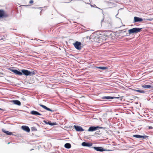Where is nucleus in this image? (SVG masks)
Returning <instances> with one entry per match:
<instances>
[{
  "label": "nucleus",
  "mask_w": 153,
  "mask_h": 153,
  "mask_svg": "<svg viewBox=\"0 0 153 153\" xmlns=\"http://www.w3.org/2000/svg\"><path fill=\"white\" fill-rule=\"evenodd\" d=\"M141 28H134L132 29H129L128 30V33L129 34H132L133 33H137L140 31Z\"/></svg>",
  "instance_id": "1"
},
{
  "label": "nucleus",
  "mask_w": 153,
  "mask_h": 153,
  "mask_svg": "<svg viewBox=\"0 0 153 153\" xmlns=\"http://www.w3.org/2000/svg\"><path fill=\"white\" fill-rule=\"evenodd\" d=\"M73 44L77 50H80L81 49V43L80 42L76 41Z\"/></svg>",
  "instance_id": "2"
},
{
  "label": "nucleus",
  "mask_w": 153,
  "mask_h": 153,
  "mask_svg": "<svg viewBox=\"0 0 153 153\" xmlns=\"http://www.w3.org/2000/svg\"><path fill=\"white\" fill-rule=\"evenodd\" d=\"M8 16V15L3 10H0V18L6 17Z\"/></svg>",
  "instance_id": "3"
},
{
  "label": "nucleus",
  "mask_w": 153,
  "mask_h": 153,
  "mask_svg": "<svg viewBox=\"0 0 153 153\" xmlns=\"http://www.w3.org/2000/svg\"><path fill=\"white\" fill-rule=\"evenodd\" d=\"M22 73L26 76L32 75V73L30 71L26 70L23 69L22 70Z\"/></svg>",
  "instance_id": "4"
},
{
  "label": "nucleus",
  "mask_w": 153,
  "mask_h": 153,
  "mask_svg": "<svg viewBox=\"0 0 153 153\" xmlns=\"http://www.w3.org/2000/svg\"><path fill=\"white\" fill-rule=\"evenodd\" d=\"M102 127L99 126H91L88 129V131H93L97 130L98 128H101Z\"/></svg>",
  "instance_id": "5"
},
{
  "label": "nucleus",
  "mask_w": 153,
  "mask_h": 153,
  "mask_svg": "<svg viewBox=\"0 0 153 153\" xmlns=\"http://www.w3.org/2000/svg\"><path fill=\"white\" fill-rule=\"evenodd\" d=\"M74 127L77 131H83L84 129L82 128L79 126H74Z\"/></svg>",
  "instance_id": "6"
},
{
  "label": "nucleus",
  "mask_w": 153,
  "mask_h": 153,
  "mask_svg": "<svg viewBox=\"0 0 153 153\" xmlns=\"http://www.w3.org/2000/svg\"><path fill=\"white\" fill-rule=\"evenodd\" d=\"M10 70L16 75H21L22 74V72L16 70H13L10 69Z\"/></svg>",
  "instance_id": "7"
},
{
  "label": "nucleus",
  "mask_w": 153,
  "mask_h": 153,
  "mask_svg": "<svg viewBox=\"0 0 153 153\" xmlns=\"http://www.w3.org/2000/svg\"><path fill=\"white\" fill-rule=\"evenodd\" d=\"M133 137H135L136 138H142L143 139H145L146 138L148 137H149L145 135V136H142L140 135H133Z\"/></svg>",
  "instance_id": "8"
},
{
  "label": "nucleus",
  "mask_w": 153,
  "mask_h": 153,
  "mask_svg": "<svg viewBox=\"0 0 153 153\" xmlns=\"http://www.w3.org/2000/svg\"><path fill=\"white\" fill-rule=\"evenodd\" d=\"M21 128L23 130L29 132L30 131V129L29 127L26 126H22Z\"/></svg>",
  "instance_id": "9"
},
{
  "label": "nucleus",
  "mask_w": 153,
  "mask_h": 153,
  "mask_svg": "<svg viewBox=\"0 0 153 153\" xmlns=\"http://www.w3.org/2000/svg\"><path fill=\"white\" fill-rule=\"evenodd\" d=\"M94 149L97 151L100 152H103L105 151V150L102 147H94Z\"/></svg>",
  "instance_id": "10"
},
{
  "label": "nucleus",
  "mask_w": 153,
  "mask_h": 153,
  "mask_svg": "<svg viewBox=\"0 0 153 153\" xmlns=\"http://www.w3.org/2000/svg\"><path fill=\"white\" fill-rule=\"evenodd\" d=\"M143 21V19L142 18L137 17H134V22H142Z\"/></svg>",
  "instance_id": "11"
},
{
  "label": "nucleus",
  "mask_w": 153,
  "mask_h": 153,
  "mask_svg": "<svg viewBox=\"0 0 153 153\" xmlns=\"http://www.w3.org/2000/svg\"><path fill=\"white\" fill-rule=\"evenodd\" d=\"M11 102L18 105H21V103L20 101L17 100H12Z\"/></svg>",
  "instance_id": "12"
},
{
  "label": "nucleus",
  "mask_w": 153,
  "mask_h": 153,
  "mask_svg": "<svg viewBox=\"0 0 153 153\" xmlns=\"http://www.w3.org/2000/svg\"><path fill=\"white\" fill-rule=\"evenodd\" d=\"M82 145L84 146L90 147L92 145V143H87L85 142H83L82 143Z\"/></svg>",
  "instance_id": "13"
},
{
  "label": "nucleus",
  "mask_w": 153,
  "mask_h": 153,
  "mask_svg": "<svg viewBox=\"0 0 153 153\" xmlns=\"http://www.w3.org/2000/svg\"><path fill=\"white\" fill-rule=\"evenodd\" d=\"M39 105L40 106L42 107L43 108H44V109H45V110H47V111H51V112H52V111H53L50 108L47 107L45 106V105H42V104H39Z\"/></svg>",
  "instance_id": "14"
},
{
  "label": "nucleus",
  "mask_w": 153,
  "mask_h": 153,
  "mask_svg": "<svg viewBox=\"0 0 153 153\" xmlns=\"http://www.w3.org/2000/svg\"><path fill=\"white\" fill-rule=\"evenodd\" d=\"M31 114L33 115H41L42 114L39 113V112L35 111H32L31 112Z\"/></svg>",
  "instance_id": "15"
},
{
  "label": "nucleus",
  "mask_w": 153,
  "mask_h": 153,
  "mask_svg": "<svg viewBox=\"0 0 153 153\" xmlns=\"http://www.w3.org/2000/svg\"><path fill=\"white\" fill-rule=\"evenodd\" d=\"M115 97L110 96H105L103 97L102 98V99L103 100H110L113 99Z\"/></svg>",
  "instance_id": "16"
},
{
  "label": "nucleus",
  "mask_w": 153,
  "mask_h": 153,
  "mask_svg": "<svg viewBox=\"0 0 153 153\" xmlns=\"http://www.w3.org/2000/svg\"><path fill=\"white\" fill-rule=\"evenodd\" d=\"M2 131L4 133H5L7 135H12V133L11 132H9L8 131H6L5 130H4V129H3L2 130Z\"/></svg>",
  "instance_id": "17"
},
{
  "label": "nucleus",
  "mask_w": 153,
  "mask_h": 153,
  "mask_svg": "<svg viewBox=\"0 0 153 153\" xmlns=\"http://www.w3.org/2000/svg\"><path fill=\"white\" fill-rule=\"evenodd\" d=\"M96 68L103 70H106L108 68L107 67H96Z\"/></svg>",
  "instance_id": "18"
},
{
  "label": "nucleus",
  "mask_w": 153,
  "mask_h": 153,
  "mask_svg": "<svg viewBox=\"0 0 153 153\" xmlns=\"http://www.w3.org/2000/svg\"><path fill=\"white\" fill-rule=\"evenodd\" d=\"M65 147L67 149H69L71 148V145L70 143H66L65 145Z\"/></svg>",
  "instance_id": "19"
},
{
  "label": "nucleus",
  "mask_w": 153,
  "mask_h": 153,
  "mask_svg": "<svg viewBox=\"0 0 153 153\" xmlns=\"http://www.w3.org/2000/svg\"><path fill=\"white\" fill-rule=\"evenodd\" d=\"M142 87L145 88H151V86L150 85H143L142 86Z\"/></svg>",
  "instance_id": "20"
},
{
  "label": "nucleus",
  "mask_w": 153,
  "mask_h": 153,
  "mask_svg": "<svg viewBox=\"0 0 153 153\" xmlns=\"http://www.w3.org/2000/svg\"><path fill=\"white\" fill-rule=\"evenodd\" d=\"M135 91L140 93H144L145 91L143 90H134Z\"/></svg>",
  "instance_id": "21"
},
{
  "label": "nucleus",
  "mask_w": 153,
  "mask_h": 153,
  "mask_svg": "<svg viewBox=\"0 0 153 153\" xmlns=\"http://www.w3.org/2000/svg\"><path fill=\"white\" fill-rule=\"evenodd\" d=\"M100 39H103V40H106V38L104 35H102L100 36Z\"/></svg>",
  "instance_id": "22"
},
{
  "label": "nucleus",
  "mask_w": 153,
  "mask_h": 153,
  "mask_svg": "<svg viewBox=\"0 0 153 153\" xmlns=\"http://www.w3.org/2000/svg\"><path fill=\"white\" fill-rule=\"evenodd\" d=\"M48 124H49L50 125L53 126L56 125V123H51L48 122Z\"/></svg>",
  "instance_id": "23"
},
{
  "label": "nucleus",
  "mask_w": 153,
  "mask_h": 153,
  "mask_svg": "<svg viewBox=\"0 0 153 153\" xmlns=\"http://www.w3.org/2000/svg\"><path fill=\"white\" fill-rule=\"evenodd\" d=\"M33 2V0H30L29 2V3L30 4H32Z\"/></svg>",
  "instance_id": "24"
},
{
  "label": "nucleus",
  "mask_w": 153,
  "mask_h": 153,
  "mask_svg": "<svg viewBox=\"0 0 153 153\" xmlns=\"http://www.w3.org/2000/svg\"><path fill=\"white\" fill-rule=\"evenodd\" d=\"M147 127L149 128V129H151L153 128L152 126H148Z\"/></svg>",
  "instance_id": "25"
},
{
  "label": "nucleus",
  "mask_w": 153,
  "mask_h": 153,
  "mask_svg": "<svg viewBox=\"0 0 153 153\" xmlns=\"http://www.w3.org/2000/svg\"><path fill=\"white\" fill-rule=\"evenodd\" d=\"M10 142H9L8 144H10Z\"/></svg>",
  "instance_id": "26"
}]
</instances>
